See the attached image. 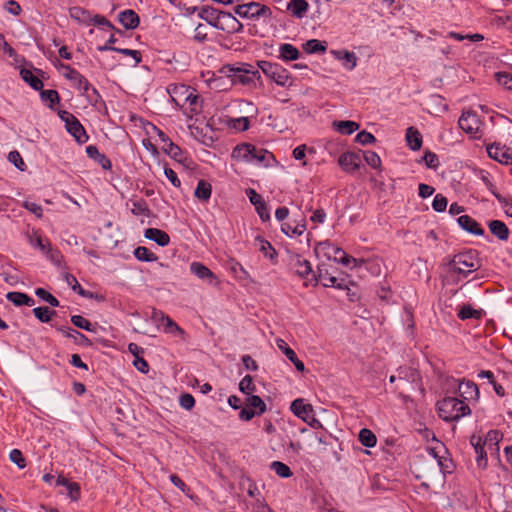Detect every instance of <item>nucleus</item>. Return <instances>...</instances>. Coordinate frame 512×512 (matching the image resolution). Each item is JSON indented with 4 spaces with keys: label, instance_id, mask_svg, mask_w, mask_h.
I'll return each instance as SVG.
<instances>
[{
    "label": "nucleus",
    "instance_id": "36",
    "mask_svg": "<svg viewBox=\"0 0 512 512\" xmlns=\"http://www.w3.org/2000/svg\"><path fill=\"white\" fill-rule=\"evenodd\" d=\"M162 150L172 159L178 162L184 161V153L182 149L177 144L173 143L171 140H169L168 143L163 144Z\"/></svg>",
    "mask_w": 512,
    "mask_h": 512
},
{
    "label": "nucleus",
    "instance_id": "61",
    "mask_svg": "<svg viewBox=\"0 0 512 512\" xmlns=\"http://www.w3.org/2000/svg\"><path fill=\"white\" fill-rule=\"evenodd\" d=\"M355 141L362 145H369L373 144L376 138L372 133L363 130L356 135Z\"/></svg>",
    "mask_w": 512,
    "mask_h": 512
},
{
    "label": "nucleus",
    "instance_id": "44",
    "mask_svg": "<svg viewBox=\"0 0 512 512\" xmlns=\"http://www.w3.org/2000/svg\"><path fill=\"white\" fill-rule=\"evenodd\" d=\"M40 97L43 102L47 103L49 108H53L55 104L60 102L59 93L53 89H41Z\"/></svg>",
    "mask_w": 512,
    "mask_h": 512
},
{
    "label": "nucleus",
    "instance_id": "48",
    "mask_svg": "<svg viewBox=\"0 0 512 512\" xmlns=\"http://www.w3.org/2000/svg\"><path fill=\"white\" fill-rule=\"evenodd\" d=\"M35 294L43 301L49 303L52 307H58L60 305L59 300L44 288H37L35 290Z\"/></svg>",
    "mask_w": 512,
    "mask_h": 512
},
{
    "label": "nucleus",
    "instance_id": "16",
    "mask_svg": "<svg viewBox=\"0 0 512 512\" xmlns=\"http://www.w3.org/2000/svg\"><path fill=\"white\" fill-rule=\"evenodd\" d=\"M503 439V433L499 430L492 429L489 430L484 439H482V443L485 447H488V450L491 454H496L499 458V443Z\"/></svg>",
    "mask_w": 512,
    "mask_h": 512
},
{
    "label": "nucleus",
    "instance_id": "5",
    "mask_svg": "<svg viewBox=\"0 0 512 512\" xmlns=\"http://www.w3.org/2000/svg\"><path fill=\"white\" fill-rule=\"evenodd\" d=\"M233 157L242 159L246 162L263 163L268 162L272 154L265 149L257 148L250 143L237 145L233 150Z\"/></svg>",
    "mask_w": 512,
    "mask_h": 512
},
{
    "label": "nucleus",
    "instance_id": "53",
    "mask_svg": "<svg viewBox=\"0 0 512 512\" xmlns=\"http://www.w3.org/2000/svg\"><path fill=\"white\" fill-rule=\"evenodd\" d=\"M336 245L331 241L326 240L317 244L316 251L324 254L328 259H332L333 252L335 251Z\"/></svg>",
    "mask_w": 512,
    "mask_h": 512
},
{
    "label": "nucleus",
    "instance_id": "42",
    "mask_svg": "<svg viewBox=\"0 0 512 512\" xmlns=\"http://www.w3.org/2000/svg\"><path fill=\"white\" fill-rule=\"evenodd\" d=\"M270 469L276 473L280 478H290L293 476V472L290 467L281 462V461H273L270 463Z\"/></svg>",
    "mask_w": 512,
    "mask_h": 512
},
{
    "label": "nucleus",
    "instance_id": "25",
    "mask_svg": "<svg viewBox=\"0 0 512 512\" xmlns=\"http://www.w3.org/2000/svg\"><path fill=\"white\" fill-rule=\"evenodd\" d=\"M291 411L297 417L307 420V417L312 413V407L310 404L304 403V400L301 398L295 399L290 406Z\"/></svg>",
    "mask_w": 512,
    "mask_h": 512
},
{
    "label": "nucleus",
    "instance_id": "54",
    "mask_svg": "<svg viewBox=\"0 0 512 512\" xmlns=\"http://www.w3.org/2000/svg\"><path fill=\"white\" fill-rule=\"evenodd\" d=\"M364 160L373 169H378L381 167L380 156L374 151H371V150L365 151L364 152Z\"/></svg>",
    "mask_w": 512,
    "mask_h": 512
},
{
    "label": "nucleus",
    "instance_id": "8",
    "mask_svg": "<svg viewBox=\"0 0 512 512\" xmlns=\"http://www.w3.org/2000/svg\"><path fill=\"white\" fill-rule=\"evenodd\" d=\"M60 119L65 123L67 132L73 136L75 141L79 144H84L88 141L89 136L80 121L70 112L61 110L58 113Z\"/></svg>",
    "mask_w": 512,
    "mask_h": 512
},
{
    "label": "nucleus",
    "instance_id": "33",
    "mask_svg": "<svg viewBox=\"0 0 512 512\" xmlns=\"http://www.w3.org/2000/svg\"><path fill=\"white\" fill-rule=\"evenodd\" d=\"M255 241L259 243V250L263 253L266 258L275 262L277 259V252L272 244L261 236H257Z\"/></svg>",
    "mask_w": 512,
    "mask_h": 512
},
{
    "label": "nucleus",
    "instance_id": "62",
    "mask_svg": "<svg viewBox=\"0 0 512 512\" xmlns=\"http://www.w3.org/2000/svg\"><path fill=\"white\" fill-rule=\"evenodd\" d=\"M447 204H448L447 198L445 196H443L442 194H437L433 199L432 208L436 212H443V211H445Z\"/></svg>",
    "mask_w": 512,
    "mask_h": 512
},
{
    "label": "nucleus",
    "instance_id": "52",
    "mask_svg": "<svg viewBox=\"0 0 512 512\" xmlns=\"http://www.w3.org/2000/svg\"><path fill=\"white\" fill-rule=\"evenodd\" d=\"M283 353L295 365V368L298 371L303 372L305 370L304 363L301 360H299L293 349L287 346L283 349Z\"/></svg>",
    "mask_w": 512,
    "mask_h": 512
},
{
    "label": "nucleus",
    "instance_id": "18",
    "mask_svg": "<svg viewBox=\"0 0 512 512\" xmlns=\"http://www.w3.org/2000/svg\"><path fill=\"white\" fill-rule=\"evenodd\" d=\"M317 279L322 283L324 287H334L340 290L346 288L343 280H339L337 277L331 275L328 270L318 268Z\"/></svg>",
    "mask_w": 512,
    "mask_h": 512
},
{
    "label": "nucleus",
    "instance_id": "47",
    "mask_svg": "<svg viewBox=\"0 0 512 512\" xmlns=\"http://www.w3.org/2000/svg\"><path fill=\"white\" fill-rule=\"evenodd\" d=\"M71 322L76 327L83 329L85 331H89V332L94 331V326L92 325V323L88 319H86L85 317H83L81 315L71 316Z\"/></svg>",
    "mask_w": 512,
    "mask_h": 512
},
{
    "label": "nucleus",
    "instance_id": "1",
    "mask_svg": "<svg viewBox=\"0 0 512 512\" xmlns=\"http://www.w3.org/2000/svg\"><path fill=\"white\" fill-rule=\"evenodd\" d=\"M168 93L172 102L179 108L185 109L192 115L201 111V99L196 90L185 84H173L168 87Z\"/></svg>",
    "mask_w": 512,
    "mask_h": 512
},
{
    "label": "nucleus",
    "instance_id": "20",
    "mask_svg": "<svg viewBox=\"0 0 512 512\" xmlns=\"http://www.w3.org/2000/svg\"><path fill=\"white\" fill-rule=\"evenodd\" d=\"M86 154L90 159H93L95 162H97L103 169H111V160L105 154L100 153L97 146L88 145L86 147Z\"/></svg>",
    "mask_w": 512,
    "mask_h": 512
},
{
    "label": "nucleus",
    "instance_id": "21",
    "mask_svg": "<svg viewBox=\"0 0 512 512\" xmlns=\"http://www.w3.org/2000/svg\"><path fill=\"white\" fill-rule=\"evenodd\" d=\"M144 236L157 243L161 247H165L170 243V236L163 230L158 228H148L144 232Z\"/></svg>",
    "mask_w": 512,
    "mask_h": 512
},
{
    "label": "nucleus",
    "instance_id": "43",
    "mask_svg": "<svg viewBox=\"0 0 512 512\" xmlns=\"http://www.w3.org/2000/svg\"><path fill=\"white\" fill-rule=\"evenodd\" d=\"M134 256L137 260L143 261V262H154L158 259L155 253H153L151 250H149L145 246H138L134 250Z\"/></svg>",
    "mask_w": 512,
    "mask_h": 512
},
{
    "label": "nucleus",
    "instance_id": "9",
    "mask_svg": "<svg viewBox=\"0 0 512 512\" xmlns=\"http://www.w3.org/2000/svg\"><path fill=\"white\" fill-rule=\"evenodd\" d=\"M449 388L455 387L453 393L464 401L476 400L479 398V389L476 383L470 380H459L453 377L447 379Z\"/></svg>",
    "mask_w": 512,
    "mask_h": 512
},
{
    "label": "nucleus",
    "instance_id": "24",
    "mask_svg": "<svg viewBox=\"0 0 512 512\" xmlns=\"http://www.w3.org/2000/svg\"><path fill=\"white\" fill-rule=\"evenodd\" d=\"M287 10L290 11L294 17L302 19L309 10V3L306 0H291L287 4Z\"/></svg>",
    "mask_w": 512,
    "mask_h": 512
},
{
    "label": "nucleus",
    "instance_id": "13",
    "mask_svg": "<svg viewBox=\"0 0 512 512\" xmlns=\"http://www.w3.org/2000/svg\"><path fill=\"white\" fill-rule=\"evenodd\" d=\"M470 444L476 453V464L478 468L483 470L486 469L488 466V459L485 445L482 443V438L480 436L472 435L470 438Z\"/></svg>",
    "mask_w": 512,
    "mask_h": 512
},
{
    "label": "nucleus",
    "instance_id": "2",
    "mask_svg": "<svg viewBox=\"0 0 512 512\" xmlns=\"http://www.w3.org/2000/svg\"><path fill=\"white\" fill-rule=\"evenodd\" d=\"M220 74L230 78L231 84L243 86H255L256 81L261 78L260 72L248 63L226 64L219 71Z\"/></svg>",
    "mask_w": 512,
    "mask_h": 512
},
{
    "label": "nucleus",
    "instance_id": "6",
    "mask_svg": "<svg viewBox=\"0 0 512 512\" xmlns=\"http://www.w3.org/2000/svg\"><path fill=\"white\" fill-rule=\"evenodd\" d=\"M258 66L264 75L277 85L282 87L292 85L293 79L290 72L280 64L269 61H260Z\"/></svg>",
    "mask_w": 512,
    "mask_h": 512
},
{
    "label": "nucleus",
    "instance_id": "55",
    "mask_svg": "<svg viewBox=\"0 0 512 512\" xmlns=\"http://www.w3.org/2000/svg\"><path fill=\"white\" fill-rule=\"evenodd\" d=\"M72 74L74 75V77L71 80V82H73L74 86L81 92L86 90L88 88V86L91 84L88 81V79L84 75H82L80 72H72Z\"/></svg>",
    "mask_w": 512,
    "mask_h": 512
},
{
    "label": "nucleus",
    "instance_id": "23",
    "mask_svg": "<svg viewBox=\"0 0 512 512\" xmlns=\"http://www.w3.org/2000/svg\"><path fill=\"white\" fill-rule=\"evenodd\" d=\"M190 271L192 274L197 276L201 280H208L209 283H212L213 280L216 279L214 273L204 264L200 262H193L190 265Z\"/></svg>",
    "mask_w": 512,
    "mask_h": 512
},
{
    "label": "nucleus",
    "instance_id": "60",
    "mask_svg": "<svg viewBox=\"0 0 512 512\" xmlns=\"http://www.w3.org/2000/svg\"><path fill=\"white\" fill-rule=\"evenodd\" d=\"M422 161L428 168L436 169L439 166L438 156L431 151H426L424 156L422 157Z\"/></svg>",
    "mask_w": 512,
    "mask_h": 512
},
{
    "label": "nucleus",
    "instance_id": "19",
    "mask_svg": "<svg viewBox=\"0 0 512 512\" xmlns=\"http://www.w3.org/2000/svg\"><path fill=\"white\" fill-rule=\"evenodd\" d=\"M119 22L125 29L133 30L138 27L140 19L138 14L132 9H126L118 14Z\"/></svg>",
    "mask_w": 512,
    "mask_h": 512
},
{
    "label": "nucleus",
    "instance_id": "35",
    "mask_svg": "<svg viewBox=\"0 0 512 512\" xmlns=\"http://www.w3.org/2000/svg\"><path fill=\"white\" fill-rule=\"evenodd\" d=\"M333 127L335 130L343 135H350L359 129V124L354 121H334Z\"/></svg>",
    "mask_w": 512,
    "mask_h": 512
},
{
    "label": "nucleus",
    "instance_id": "50",
    "mask_svg": "<svg viewBox=\"0 0 512 512\" xmlns=\"http://www.w3.org/2000/svg\"><path fill=\"white\" fill-rule=\"evenodd\" d=\"M82 95L91 105H96L101 100L100 93L92 84H90L88 88L82 92Z\"/></svg>",
    "mask_w": 512,
    "mask_h": 512
},
{
    "label": "nucleus",
    "instance_id": "56",
    "mask_svg": "<svg viewBox=\"0 0 512 512\" xmlns=\"http://www.w3.org/2000/svg\"><path fill=\"white\" fill-rule=\"evenodd\" d=\"M91 25L97 26L102 29H113L112 23L104 16L96 14L91 16Z\"/></svg>",
    "mask_w": 512,
    "mask_h": 512
},
{
    "label": "nucleus",
    "instance_id": "51",
    "mask_svg": "<svg viewBox=\"0 0 512 512\" xmlns=\"http://www.w3.org/2000/svg\"><path fill=\"white\" fill-rule=\"evenodd\" d=\"M29 243L32 247L39 249L42 253L46 251L47 240L44 241L38 231H33V234L29 236Z\"/></svg>",
    "mask_w": 512,
    "mask_h": 512
},
{
    "label": "nucleus",
    "instance_id": "17",
    "mask_svg": "<svg viewBox=\"0 0 512 512\" xmlns=\"http://www.w3.org/2000/svg\"><path fill=\"white\" fill-rule=\"evenodd\" d=\"M331 54L335 59L342 62L345 69L351 71L357 66V56L354 52L348 50H331Z\"/></svg>",
    "mask_w": 512,
    "mask_h": 512
},
{
    "label": "nucleus",
    "instance_id": "38",
    "mask_svg": "<svg viewBox=\"0 0 512 512\" xmlns=\"http://www.w3.org/2000/svg\"><path fill=\"white\" fill-rule=\"evenodd\" d=\"M22 79L28 83L34 90H41L43 88V82L40 78L34 75L31 70L22 69L21 72Z\"/></svg>",
    "mask_w": 512,
    "mask_h": 512
},
{
    "label": "nucleus",
    "instance_id": "28",
    "mask_svg": "<svg viewBox=\"0 0 512 512\" xmlns=\"http://www.w3.org/2000/svg\"><path fill=\"white\" fill-rule=\"evenodd\" d=\"M6 298L15 306H33L35 304V300L23 292H8Z\"/></svg>",
    "mask_w": 512,
    "mask_h": 512
},
{
    "label": "nucleus",
    "instance_id": "49",
    "mask_svg": "<svg viewBox=\"0 0 512 512\" xmlns=\"http://www.w3.org/2000/svg\"><path fill=\"white\" fill-rule=\"evenodd\" d=\"M239 390L247 395H251L256 391V386L253 382V378L250 375H246L239 383Z\"/></svg>",
    "mask_w": 512,
    "mask_h": 512
},
{
    "label": "nucleus",
    "instance_id": "11",
    "mask_svg": "<svg viewBox=\"0 0 512 512\" xmlns=\"http://www.w3.org/2000/svg\"><path fill=\"white\" fill-rule=\"evenodd\" d=\"M291 265L294 272L306 280L305 286L318 283L317 274L313 272L310 262L301 255L296 254L291 258Z\"/></svg>",
    "mask_w": 512,
    "mask_h": 512
},
{
    "label": "nucleus",
    "instance_id": "10",
    "mask_svg": "<svg viewBox=\"0 0 512 512\" xmlns=\"http://www.w3.org/2000/svg\"><path fill=\"white\" fill-rule=\"evenodd\" d=\"M235 13L241 18L259 19L261 17L269 18L272 14L271 9L258 2L240 4L235 7Z\"/></svg>",
    "mask_w": 512,
    "mask_h": 512
},
{
    "label": "nucleus",
    "instance_id": "57",
    "mask_svg": "<svg viewBox=\"0 0 512 512\" xmlns=\"http://www.w3.org/2000/svg\"><path fill=\"white\" fill-rule=\"evenodd\" d=\"M9 459L15 463L20 469L26 467V459L19 449H12L9 453Z\"/></svg>",
    "mask_w": 512,
    "mask_h": 512
},
{
    "label": "nucleus",
    "instance_id": "29",
    "mask_svg": "<svg viewBox=\"0 0 512 512\" xmlns=\"http://www.w3.org/2000/svg\"><path fill=\"white\" fill-rule=\"evenodd\" d=\"M406 141L411 150H419L422 146V135L416 128L409 127L406 130Z\"/></svg>",
    "mask_w": 512,
    "mask_h": 512
},
{
    "label": "nucleus",
    "instance_id": "22",
    "mask_svg": "<svg viewBox=\"0 0 512 512\" xmlns=\"http://www.w3.org/2000/svg\"><path fill=\"white\" fill-rule=\"evenodd\" d=\"M490 232L499 240L506 241L509 238L510 231L507 225L501 220H491L488 222Z\"/></svg>",
    "mask_w": 512,
    "mask_h": 512
},
{
    "label": "nucleus",
    "instance_id": "3",
    "mask_svg": "<svg viewBox=\"0 0 512 512\" xmlns=\"http://www.w3.org/2000/svg\"><path fill=\"white\" fill-rule=\"evenodd\" d=\"M438 416L445 422H457L471 414V408L456 396H446L436 403Z\"/></svg>",
    "mask_w": 512,
    "mask_h": 512
},
{
    "label": "nucleus",
    "instance_id": "46",
    "mask_svg": "<svg viewBox=\"0 0 512 512\" xmlns=\"http://www.w3.org/2000/svg\"><path fill=\"white\" fill-rule=\"evenodd\" d=\"M34 316L42 323H48L52 317L56 315L55 310H51L48 307H36L33 309Z\"/></svg>",
    "mask_w": 512,
    "mask_h": 512
},
{
    "label": "nucleus",
    "instance_id": "37",
    "mask_svg": "<svg viewBox=\"0 0 512 512\" xmlns=\"http://www.w3.org/2000/svg\"><path fill=\"white\" fill-rule=\"evenodd\" d=\"M46 258L53 263L54 265L60 267L63 262V255L58 248H55L51 245V242L47 240V248L46 251L43 252Z\"/></svg>",
    "mask_w": 512,
    "mask_h": 512
},
{
    "label": "nucleus",
    "instance_id": "4",
    "mask_svg": "<svg viewBox=\"0 0 512 512\" xmlns=\"http://www.w3.org/2000/svg\"><path fill=\"white\" fill-rule=\"evenodd\" d=\"M480 260L476 250H466L455 254L447 263L448 271L457 273L459 276L466 278L472 272L480 268Z\"/></svg>",
    "mask_w": 512,
    "mask_h": 512
},
{
    "label": "nucleus",
    "instance_id": "31",
    "mask_svg": "<svg viewBox=\"0 0 512 512\" xmlns=\"http://www.w3.org/2000/svg\"><path fill=\"white\" fill-rule=\"evenodd\" d=\"M212 186L205 180H199L194 191V196L202 202H207L211 198Z\"/></svg>",
    "mask_w": 512,
    "mask_h": 512
},
{
    "label": "nucleus",
    "instance_id": "27",
    "mask_svg": "<svg viewBox=\"0 0 512 512\" xmlns=\"http://www.w3.org/2000/svg\"><path fill=\"white\" fill-rule=\"evenodd\" d=\"M69 15L73 20H75L79 23H82L85 25H91L92 14L90 11H88L85 8H82L79 6H74L69 9Z\"/></svg>",
    "mask_w": 512,
    "mask_h": 512
},
{
    "label": "nucleus",
    "instance_id": "30",
    "mask_svg": "<svg viewBox=\"0 0 512 512\" xmlns=\"http://www.w3.org/2000/svg\"><path fill=\"white\" fill-rule=\"evenodd\" d=\"M280 58L284 61L297 60L300 56L299 50L290 43H283L279 46Z\"/></svg>",
    "mask_w": 512,
    "mask_h": 512
},
{
    "label": "nucleus",
    "instance_id": "39",
    "mask_svg": "<svg viewBox=\"0 0 512 512\" xmlns=\"http://www.w3.org/2000/svg\"><path fill=\"white\" fill-rule=\"evenodd\" d=\"M132 208L131 213L135 216H146L150 215V209L146 202V200L140 198L136 200H131Z\"/></svg>",
    "mask_w": 512,
    "mask_h": 512
},
{
    "label": "nucleus",
    "instance_id": "14",
    "mask_svg": "<svg viewBox=\"0 0 512 512\" xmlns=\"http://www.w3.org/2000/svg\"><path fill=\"white\" fill-rule=\"evenodd\" d=\"M360 156L354 152H346L340 155L338 164L346 172H354L360 168Z\"/></svg>",
    "mask_w": 512,
    "mask_h": 512
},
{
    "label": "nucleus",
    "instance_id": "40",
    "mask_svg": "<svg viewBox=\"0 0 512 512\" xmlns=\"http://www.w3.org/2000/svg\"><path fill=\"white\" fill-rule=\"evenodd\" d=\"M57 330L68 338H74L78 343L89 344V339L81 332L70 328L69 326L57 327Z\"/></svg>",
    "mask_w": 512,
    "mask_h": 512
},
{
    "label": "nucleus",
    "instance_id": "12",
    "mask_svg": "<svg viewBox=\"0 0 512 512\" xmlns=\"http://www.w3.org/2000/svg\"><path fill=\"white\" fill-rule=\"evenodd\" d=\"M488 156L501 163L512 164V149L500 143L486 144Z\"/></svg>",
    "mask_w": 512,
    "mask_h": 512
},
{
    "label": "nucleus",
    "instance_id": "45",
    "mask_svg": "<svg viewBox=\"0 0 512 512\" xmlns=\"http://www.w3.org/2000/svg\"><path fill=\"white\" fill-rule=\"evenodd\" d=\"M358 438L360 443L368 448L374 447L377 443V438L375 434L367 428H363L360 430Z\"/></svg>",
    "mask_w": 512,
    "mask_h": 512
},
{
    "label": "nucleus",
    "instance_id": "7",
    "mask_svg": "<svg viewBox=\"0 0 512 512\" xmlns=\"http://www.w3.org/2000/svg\"><path fill=\"white\" fill-rule=\"evenodd\" d=\"M459 127L473 139H481L484 136V123L480 116L472 111L467 110L462 113L458 120Z\"/></svg>",
    "mask_w": 512,
    "mask_h": 512
},
{
    "label": "nucleus",
    "instance_id": "34",
    "mask_svg": "<svg viewBox=\"0 0 512 512\" xmlns=\"http://www.w3.org/2000/svg\"><path fill=\"white\" fill-rule=\"evenodd\" d=\"M457 316L462 321L468 319H481L483 316V311L481 309H474L471 305L467 304L460 307Z\"/></svg>",
    "mask_w": 512,
    "mask_h": 512
},
{
    "label": "nucleus",
    "instance_id": "64",
    "mask_svg": "<svg viewBox=\"0 0 512 512\" xmlns=\"http://www.w3.org/2000/svg\"><path fill=\"white\" fill-rule=\"evenodd\" d=\"M66 487H67L70 498L73 501H77L81 495L80 485L76 482H67Z\"/></svg>",
    "mask_w": 512,
    "mask_h": 512
},
{
    "label": "nucleus",
    "instance_id": "15",
    "mask_svg": "<svg viewBox=\"0 0 512 512\" xmlns=\"http://www.w3.org/2000/svg\"><path fill=\"white\" fill-rule=\"evenodd\" d=\"M457 223L459 226L476 236H483L485 234L484 229L480 226V224L469 215H462L457 218Z\"/></svg>",
    "mask_w": 512,
    "mask_h": 512
},
{
    "label": "nucleus",
    "instance_id": "41",
    "mask_svg": "<svg viewBox=\"0 0 512 512\" xmlns=\"http://www.w3.org/2000/svg\"><path fill=\"white\" fill-rule=\"evenodd\" d=\"M246 405L253 409L257 415H262L267 409L265 402L259 396L252 394L246 399Z\"/></svg>",
    "mask_w": 512,
    "mask_h": 512
},
{
    "label": "nucleus",
    "instance_id": "26",
    "mask_svg": "<svg viewBox=\"0 0 512 512\" xmlns=\"http://www.w3.org/2000/svg\"><path fill=\"white\" fill-rule=\"evenodd\" d=\"M281 231L289 237L301 236L306 231V222L301 219L294 225L290 222L282 223Z\"/></svg>",
    "mask_w": 512,
    "mask_h": 512
},
{
    "label": "nucleus",
    "instance_id": "63",
    "mask_svg": "<svg viewBox=\"0 0 512 512\" xmlns=\"http://www.w3.org/2000/svg\"><path fill=\"white\" fill-rule=\"evenodd\" d=\"M180 406L186 410H191L195 406V399L189 393H183L179 398Z\"/></svg>",
    "mask_w": 512,
    "mask_h": 512
},
{
    "label": "nucleus",
    "instance_id": "58",
    "mask_svg": "<svg viewBox=\"0 0 512 512\" xmlns=\"http://www.w3.org/2000/svg\"><path fill=\"white\" fill-rule=\"evenodd\" d=\"M433 453V456L437 459L438 466L440 468V471L445 475L446 473H451L453 468L452 460L447 458H442L436 455L434 450H431Z\"/></svg>",
    "mask_w": 512,
    "mask_h": 512
},
{
    "label": "nucleus",
    "instance_id": "59",
    "mask_svg": "<svg viewBox=\"0 0 512 512\" xmlns=\"http://www.w3.org/2000/svg\"><path fill=\"white\" fill-rule=\"evenodd\" d=\"M8 160L15 165L16 168H18L21 171H24L26 169V164L21 156V154L17 151H11L8 155Z\"/></svg>",
    "mask_w": 512,
    "mask_h": 512
},
{
    "label": "nucleus",
    "instance_id": "32",
    "mask_svg": "<svg viewBox=\"0 0 512 512\" xmlns=\"http://www.w3.org/2000/svg\"><path fill=\"white\" fill-rule=\"evenodd\" d=\"M303 49L308 54H322L327 50L326 42L318 39H310L303 44Z\"/></svg>",
    "mask_w": 512,
    "mask_h": 512
}]
</instances>
